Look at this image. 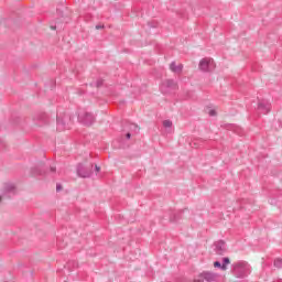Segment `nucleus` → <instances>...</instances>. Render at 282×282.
<instances>
[{"mask_svg":"<svg viewBox=\"0 0 282 282\" xmlns=\"http://www.w3.org/2000/svg\"><path fill=\"white\" fill-rule=\"evenodd\" d=\"M91 173H94V164H83L79 163L77 165V175L79 177H91Z\"/></svg>","mask_w":282,"mask_h":282,"instance_id":"20e7f679","label":"nucleus"},{"mask_svg":"<svg viewBox=\"0 0 282 282\" xmlns=\"http://www.w3.org/2000/svg\"><path fill=\"white\" fill-rule=\"evenodd\" d=\"M78 120L82 124H85L86 127H91L94 122L96 121V117L88 111H82L78 113Z\"/></svg>","mask_w":282,"mask_h":282,"instance_id":"7ed1b4c3","label":"nucleus"},{"mask_svg":"<svg viewBox=\"0 0 282 282\" xmlns=\"http://www.w3.org/2000/svg\"><path fill=\"white\" fill-rule=\"evenodd\" d=\"M214 250L216 252V254H226V242L223 240H219L217 242L214 243Z\"/></svg>","mask_w":282,"mask_h":282,"instance_id":"9d476101","label":"nucleus"},{"mask_svg":"<svg viewBox=\"0 0 282 282\" xmlns=\"http://www.w3.org/2000/svg\"><path fill=\"white\" fill-rule=\"evenodd\" d=\"M270 109H272L271 104L268 102V100L263 99L258 102V111H261L262 113H270Z\"/></svg>","mask_w":282,"mask_h":282,"instance_id":"1a4fd4ad","label":"nucleus"},{"mask_svg":"<svg viewBox=\"0 0 282 282\" xmlns=\"http://www.w3.org/2000/svg\"><path fill=\"white\" fill-rule=\"evenodd\" d=\"M182 213H175L173 215V217L170 218V221H177V219H180Z\"/></svg>","mask_w":282,"mask_h":282,"instance_id":"f3484780","label":"nucleus"},{"mask_svg":"<svg viewBox=\"0 0 282 282\" xmlns=\"http://www.w3.org/2000/svg\"><path fill=\"white\" fill-rule=\"evenodd\" d=\"M31 173H32V175H34V176H39V175L45 176V175H47V172H45L43 169H41V167H39V166L33 167V169L31 170Z\"/></svg>","mask_w":282,"mask_h":282,"instance_id":"ddd939ff","label":"nucleus"},{"mask_svg":"<svg viewBox=\"0 0 282 282\" xmlns=\"http://www.w3.org/2000/svg\"><path fill=\"white\" fill-rule=\"evenodd\" d=\"M127 129L129 131H133L134 133H138V131H140V127H138V124L135 123H126L124 130L127 131Z\"/></svg>","mask_w":282,"mask_h":282,"instance_id":"4468645a","label":"nucleus"},{"mask_svg":"<svg viewBox=\"0 0 282 282\" xmlns=\"http://www.w3.org/2000/svg\"><path fill=\"white\" fill-rule=\"evenodd\" d=\"M194 282H204V280L199 276V279L194 280Z\"/></svg>","mask_w":282,"mask_h":282,"instance_id":"cd10ccee","label":"nucleus"},{"mask_svg":"<svg viewBox=\"0 0 282 282\" xmlns=\"http://www.w3.org/2000/svg\"><path fill=\"white\" fill-rule=\"evenodd\" d=\"M102 79H98L95 84H90L93 87H102Z\"/></svg>","mask_w":282,"mask_h":282,"instance_id":"a211bd4d","label":"nucleus"},{"mask_svg":"<svg viewBox=\"0 0 282 282\" xmlns=\"http://www.w3.org/2000/svg\"><path fill=\"white\" fill-rule=\"evenodd\" d=\"M148 25H150V28H158V23L155 22H149Z\"/></svg>","mask_w":282,"mask_h":282,"instance_id":"412c9836","label":"nucleus"},{"mask_svg":"<svg viewBox=\"0 0 282 282\" xmlns=\"http://www.w3.org/2000/svg\"><path fill=\"white\" fill-rule=\"evenodd\" d=\"M199 69L202 72H213L215 69V61L213 58H203L199 62Z\"/></svg>","mask_w":282,"mask_h":282,"instance_id":"0eeeda50","label":"nucleus"},{"mask_svg":"<svg viewBox=\"0 0 282 282\" xmlns=\"http://www.w3.org/2000/svg\"><path fill=\"white\" fill-rule=\"evenodd\" d=\"M209 116H217V112L215 110H210Z\"/></svg>","mask_w":282,"mask_h":282,"instance_id":"393cba45","label":"nucleus"},{"mask_svg":"<svg viewBox=\"0 0 282 282\" xmlns=\"http://www.w3.org/2000/svg\"><path fill=\"white\" fill-rule=\"evenodd\" d=\"M280 195H282V192H280Z\"/></svg>","mask_w":282,"mask_h":282,"instance_id":"72a5a7b5","label":"nucleus"},{"mask_svg":"<svg viewBox=\"0 0 282 282\" xmlns=\"http://www.w3.org/2000/svg\"><path fill=\"white\" fill-rule=\"evenodd\" d=\"M95 171H96V173H100V166L95 165Z\"/></svg>","mask_w":282,"mask_h":282,"instance_id":"a878e982","label":"nucleus"},{"mask_svg":"<svg viewBox=\"0 0 282 282\" xmlns=\"http://www.w3.org/2000/svg\"><path fill=\"white\" fill-rule=\"evenodd\" d=\"M231 272L237 279H246L250 274V264L246 261H238L231 265Z\"/></svg>","mask_w":282,"mask_h":282,"instance_id":"f257e3e1","label":"nucleus"},{"mask_svg":"<svg viewBox=\"0 0 282 282\" xmlns=\"http://www.w3.org/2000/svg\"><path fill=\"white\" fill-rule=\"evenodd\" d=\"M126 138H127V140H130L131 139V132L126 133Z\"/></svg>","mask_w":282,"mask_h":282,"instance_id":"bb28decb","label":"nucleus"},{"mask_svg":"<svg viewBox=\"0 0 282 282\" xmlns=\"http://www.w3.org/2000/svg\"><path fill=\"white\" fill-rule=\"evenodd\" d=\"M72 265H74V268H76V262H68L67 263V268H72Z\"/></svg>","mask_w":282,"mask_h":282,"instance_id":"5701e85b","label":"nucleus"},{"mask_svg":"<svg viewBox=\"0 0 282 282\" xmlns=\"http://www.w3.org/2000/svg\"><path fill=\"white\" fill-rule=\"evenodd\" d=\"M271 204H275L274 200H271Z\"/></svg>","mask_w":282,"mask_h":282,"instance_id":"7c9ffc66","label":"nucleus"},{"mask_svg":"<svg viewBox=\"0 0 282 282\" xmlns=\"http://www.w3.org/2000/svg\"><path fill=\"white\" fill-rule=\"evenodd\" d=\"M2 197L0 196V202H1Z\"/></svg>","mask_w":282,"mask_h":282,"instance_id":"473e14b6","label":"nucleus"},{"mask_svg":"<svg viewBox=\"0 0 282 282\" xmlns=\"http://www.w3.org/2000/svg\"><path fill=\"white\" fill-rule=\"evenodd\" d=\"M170 69L171 72H173L174 74H182V69H184V65L182 64H175V62H172L170 64Z\"/></svg>","mask_w":282,"mask_h":282,"instance_id":"f8f14e48","label":"nucleus"},{"mask_svg":"<svg viewBox=\"0 0 282 282\" xmlns=\"http://www.w3.org/2000/svg\"><path fill=\"white\" fill-rule=\"evenodd\" d=\"M7 191H8L9 193H12V191H14V185H9V186L7 187Z\"/></svg>","mask_w":282,"mask_h":282,"instance_id":"aec40b11","label":"nucleus"},{"mask_svg":"<svg viewBox=\"0 0 282 282\" xmlns=\"http://www.w3.org/2000/svg\"><path fill=\"white\" fill-rule=\"evenodd\" d=\"M96 30H102V25H96Z\"/></svg>","mask_w":282,"mask_h":282,"instance_id":"c85d7f7f","label":"nucleus"},{"mask_svg":"<svg viewBox=\"0 0 282 282\" xmlns=\"http://www.w3.org/2000/svg\"><path fill=\"white\" fill-rule=\"evenodd\" d=\"M274 268H278V270L282 269V258H276L273 262Z\"/></svg>","mask_w":282,"mask_h":282,"instance_id":"2eb2a0df","label":"nucleus"},{"mask_svg":"<svg viewBox=\"0 0 282 282\" xmlns=\"http://www.w3.org/2000/svg\"><path fill=\"white\" fill-rule=\"evenodd\" d=\"M56 191L58 192V191H63V186L61 185V184H57L56 185Z\"/></svg>","mask_w":282,"mask_h":282,"instance_id":"b1692460","label":"nucleus"},{"mask_svg":"<svg viewBox=\"0 0 282 282\" xmlns=\"http://www.w3.org/2000/svg\"><path fill=\"white\" fill-rule=\"evenodd\" d=\"M278 199H281V196H278Z\"/></svg>","mask_w":282,"mask_h":282,"instance_id":"2f4dec72","label":"nucleus"},{"mask_svg":"<svg viewBox=\"0 0 282 282\" xmlns=\"http://www.w3.org/2000/svg\"><path fill=\"white\" fill-rule=\"evenodd\" d=\"M51 29H52V30H56V26L53 25V26H51Z\"/></svg>","mask_w":282,"mask_h":282,"instance_id":"c756f323","label":"nucleus"},{"mask_svg":"<svg viewBox=\"0 0 282 282\" xmlns=\"http://www.w3.org/2000/svg\"><path fill=\"white\" fill-rule=\"evenodd\" d=\"M72 124V116L69 115H57V131H65V129H69Z\"/></svg>","mask_w":282,"mask_h":282,"instance_id":"f03ea898","label":"nucleus"},{"mask_svg":"<svg viewBox=\"0 0 282 282\" xmlns=\"http://www.w3.org/2000/svg\"><path fill=\"white\" fill-rule=\"evenodd\" d=\"M175 89H177V83L173 79H167L161 85L162 94H171V91H175Z\"/></svg>","mask_w":282,"mask_h":282,"instance_id":"423d86ee","label":"nucleus"},{"mask_svg":"<svg viewBox=\"0 0 282 282\" xmlns=\"http://www.w3.org/2000/svg\"><path fill=\"white\" fill-rule=\"evenodd\" d=\"M199 278L203 279L206 282H217L219 281V274L210 272V271H205L199 274Z\"/></svg>","mask_w":282,"mask_h":282,"instance_id":"6e6552de","label":"nucleus"},{"mask_svg":"<svg viewBox=\"0 0 282 282\" xmlns=\"http://www.w3.org/2000/svg\"><path fill=\"white\" fill-rule=\"evenodd\" d=\"M33 122L35 127H44L50 122V117L45 112H37L33 116Z\"/></svg>","mask_w":282,"mask_h":282,"instance_id":"39448f33","label":"nucleus"},{"mask_svg":"<svg viewBox=\"0 0 282 282\" xmlns=\"http://www.w3.org/2000/svg\"><path fill=\"white\" fill-rule=\"evenodd\" d=\"M48 173H51V175L56 173V166H51Z\"/></svg>","mask_w":282,"mask_h":282,"instance_id":"6ab92c4d","label":"nucleus"},{"mask_svg":"<svg viewBox=\"0 0 282 282\" xmlns=\"http://www.w3.org/2000/svg\"><path fill=\"white\" fill-rule=\"evenodd\" d=\"M163 127H164L165 129H171V127H173V121H171V120H164V121H163Z\"/></svg>","mask_w":282,"mask_h":282,"instance_id":"dca6fc26","label":"nucleus"},{"mask_svg":"<svg viewBox=\"0 0 282 282\" xmlns=\"http://www.w3.org/2000/svg\"><path fill=\"white\" fill-rule=\"evenodd\" d=\"M228 265H230V258H223V263L219 261L214 262V268H219L223 272L228 270Z\"/></svg>","mask_w":282,"mask_h":282,"instance_id":"9b49d317","label":"nucleus"},{"mask_svg":"<svg viewBox=\"0 0 282 282\" xmlns=\"http://www.w3.org/2000/svg\"><path fill=\"white\" fill-rule=\"evenodd\" d=\"M235 133H238V135H240V134H241V128L236 127V129H235Z\"/></svg>","mask_w":282,"mask_h":282,"instance_id":"4be33fe9","label":"nucleus"}]
</instances>
